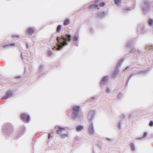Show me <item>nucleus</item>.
<instances>
[{
    "label": "nucleus",
    "instance_id": "nucleus-17",
    "mask_svg": "<svg viewBox=\"0 0 153 153\" xmlns=\"http://www.w3.org/2000/svg\"><path fill=\"white\" fill-rule=\"evenodd\" d=\"M78 37L76 35H74V37H73L72 39V40L75 46H78V45L77 44V43H76V42L78 40Z\"/></svg>",
    "mask_w": 153,
    "mask_h": 153
},
{
    "label": "nucleus",
    "instance_id": "nucleus-44",
    "mask_svg": "<svg viewBox=\"0 0 153 153\" xmlns=\"http://www.w3.org/2000/svg\"><path fill=\"white\" fill-rule=\"evenodd\" d=\"M129 68V66H128L126 68H125V69H124L123 70V71H126L127 69H128Z\"/></svg>",
    "mask_w": 153,
    "mask_h": 153
},
{
    "label": "nucleus",
    "instance_id": "nucleus-39",
    "mask_svg": "<svg viewBox=\"0 0 153 153\" xmlns=\"http://www.w3.org/2000/svg\"><path fill=\"white\" fill-rule=\"evenodd\" d=\"M110 90L109 88H107L106 89V92L108 93H109L110 92Z\"/></svg>",
    "mask_w": 153,
    "mask_h": 153
},
{
    "label": "nucleus",
    "instance_id": "nucleus-6",
    "mask_svg": "<svg viewBox=\"0 0 153 153\" xmlns=\"http://www.w3.org/2000/svg\"><path fill=\"white\" fill-rule=\"evenodd\" d=\"M147 71L146 70H144L143 71H135L133 72L130 75L128 80L126 82V85H127L129 80L132 77L134 76L135 74L142 75L146 72Z\"/></svg>",
    "mask_w": 153,
    "mask_h": 153
},
{
    "label": "nucleus",
    "instance_id": "nucleus-47",
    "mask_svg": "<svg viewBox=\"0 0 153 153\" xmlns=\"http://www.w3.org/2000/svg\"><path fill=\"white\" fill-rule=\"evenodd\" d=\"M51 134L50 133H49L48 134V138H50L51 137Z\"/></svg>",
    "mask_w": 153,
    "mask_h": 153
},
{
    "label": "nucleus",
    "instance_id": "nucleus-34",
    "mask_svg": "<svg viewBox=\"0 0 153 153\" xmlns=\"http://www.w3.org/2000/svg\"><path fill=\"white\" fill-rule=\"evenodd\" d=\"M122 95L121 92L120 93L117 95V98L119 100H121L122 99Z\"/></svg>",
    "mask_w": 153,
    "mask_h": 153
},
{
    "label": "nucleus",
    "instance_id": "nucleus-11",
    "mask_svg": "<svg viewBox=\"0 0 153 153\" xmlns=\"http://www.w3.org/2000/svg\"><path fill=\"white\" fill-rule=\"evenodd\" d=\"M12 93L10 90L7 91L5 94V95L2 98V99L6 100L8 99L12 96Z\"/></svg>",
    "mask_w": 153,
    "mask_h": 153
},
{
    "label": "nucleus",
    "instance_id": "nucleus-5",
    "mask_svg": "<svg viewBox=\"0 0 153 153\" xmlns=\"http://www.w3.org/2000/svg\"><path fill=\"white\" fill-rule=\"evenodd\" d=\"M80 107L79 106H74L72 107L73 112L71 114L72 118L75 120L79 114Z\"/></svg>",
    "mask_w": 153,
    "mask_h": 153
},
{
    "label": "nucleus",
    "instance_id": "nucleus-28",
    "mask_svg": "<svg viewBox=\"0 0 153 153\" xmlns=\"http://www.w3.org/2000/svg\"><path fill=\"white\" fill-rule=\"evenodd\" d=\"M44 67V65L42 64L40 65L39 69V72H42L43 71Z\"/></svg>",
    "mask_w": 153,
    "mask_h": 153
},
{
    "label": "nucleus",
    "instance_id": "nucleus-32",
    "mask_svg": "<svg viewBox=\"0 0 153 153\" xmlns=\"http://www.w3.org/2000/svg\"><path fill=\"white\" fill-rule=\"evenodd\" d=\"M121 2V0H115V3L118 5L120 4Z\"/></svg>",
    "mask_w": 153,
    "mask_h": 153
},
{
    "label": "nucleus",
    "instance_id": "nucleus-8",
    "mask_svg": "<svg viewBox=\"0 0 153 153\" xmlns=\"http://www.w3.org/2000/svg\"><path fill=\"white\" fill-rule=\"evenodd\" d=\"M21 118L24 121L27 122V123H29L30 121V117L28 115L25 114H23L21 115Z\"/></svg>",
    "mask_w": 153,
    "mask_h": 153
},
{
    "label": "nucleus",
    "instance_id": "nucleus-24",
    "mask_svg": "<svg viewBox=\"0 0 153 153\" xmlns=\"http://www.w3.org/2000/svg\"><path fill=\"white\" fill-rule=\"evenodd\" d=\"M70 23V21L68 19H66L65 20V21L64 22V25H67L69 24Z\"/></svg>",
    "mask_w": 153,
    "mask_h": 153
},
{
    "label": "nucleus",
    "instance_id": "nucleus-42",
    "mask_svg": "<svg viewBox=\"0 0 153 153\" xmlns=\"http://www.w3.org/2000/svg\"><path fill=\"white\" fill-rule=\"evenodd\" d=\"M9 45H10V46H14L15 45V44L14 43H10V45H7V46H9Z\"/></svg>",
    "mask_w": 153,
    "mask_h": 153
},
{
    "label": "nucleus",
    "instance_id": "nucleus-4",
    "mask_svg": "<svg viewBox=\"0 0 153 153\" xmlns=\"http://www.w3.org/2000/svg\"><path fill=\"white\" fill-rule=\"evenodd\" d=\"M124 62V60L122 59L120 61L117 63L116 67L115 68L114 71L112 73L111 75V77L114 78L116 77L118 75V73L120 72V67L121 64Z\"/></svg>",
    "mask_w": 153,
    "mask_h": 153
},
{
    "label": "nucleus",
    "instance_id": "nucleus-25",
    "mask_svg": "<svg viewBox=\"0 0 153 153\" xmlns=\"http://www.w3.org/2000/svg\"><path fill=\"white\" fill-rule=\"evenodd\" d=\"M136 51V50L135 48H134L130 51L128 52V53L127 54H126V55H128L129 54L134 53Z\"/></svg>",
    "mask_w": 153,
    "mask_h": 153
},
{
    "label": "nucleus",
    "instance_id": "nucleus-10",
    "mask_svg": "<svg viewBox=\"0 0 153 153\" xmlns=\"http://www.w3.org/2000/svg\"><path fill=\"white\" fill-rule=\"evenodd\" d=\"M109 78V76H106L103 77L100 82V85L101 86L102 85H105V83L108 82Z\"/></svg>",
    "mask_w": 153,
    "mask_h": 153
},
{
    "label": "nucleus",
    "instance_id": "nucleus-48",
    "mask_svg": "<svg viewBox=\"0 0 153 153\" xmlns=\"http://www.w3.org/2000/svg\"><path fill=\"white\" fill-rule=\"evenodd\" d=\"M26 48L27 49L29 47L27 43H26Z\"/></svg>",
    "mask_w": 153,
    "mask_h": 153
},
{
    "label": "nucleus",
    "instance_id": "nucleus-31",
    "mask_svg": "<svg viewBox=\"0 0 153 153\" xmlns=\"http://www.w3.org/2000/svg\"><path fill=\"white\" fill-rule=\"evenodd\" d=\"M62 27V26L60 25H59L57 26L56 29V31L58 32H59L60 31L61 28Z\"/></svg>",
    "mask_w": 153,
    "mask_h": 153
},
{
    "label": "nucleus",
    "instance_id": "nucleus-19",
    "mask_svg": "<svg viewBox=\"0 0 153 153\" xmlns=\"http://www.w3.org/2000/svg\"><path fill=\"white\" fill-rule=\"evenodd\" d=\"M145 49L146 51H152L153 50V45H147L146 46Z\"/></svg>",
    "mask_w": 153,
    "mask_h": 153
},
{
    "label": "nucleus",
    "instance_id": "nucleus-21",
    "mask_svg": "<svg viewBox=\"0 0 153 153\" xmlns=\"http://www.w3.org/2000/svg\"><path fill=\"white\" fill-rule=\"evenodd\" d=\"M132 41H129L128 42L126 45V47L128 48H130L132 47Z\"/></svg>",
    "mask_w": 153,
    "mask_h": 153
},
{
    "label": "nucleus",
    "instance_id": "nucleus-1",
    "mask_svg": "<svg viewBox=\"0 0 153 153\" xmlns=\"http://www.w3.org/2000/svg\"><path fill=\"white\" fill-rule=\"evenodd\" d=\"M56 40L57 42L56 44V46L53 48L54 50L56 49L59 51L64 46L68 45L67 41L70 42L71 40V36L69 34H66L65 36H61V37L58 36Z\"/></svg>",
    "mask_w": 153,
    "mask_h": 153
},
{
    "label": "nucleus",
    "instance_id": "nucleus-29",
    "mask_svg": "<svg viewBox=\"0 0 153 153\" xmlns=\"http://www.w3.org/2000/svg\"><path fill=\"white\" fill-rule=\"evenodd\" d=\"M149 24L150 26H152L153 25V19H149Z\"/></svg>",
    "mask_w": 153,
    "mask_h": 153
},
{
    "label": "nucleus",
    "instance_id": "nucleus-22",
    "mask_svg": "<svg viewBox=\"0 0 153 153\" xmlns=\"http://www.w3.org/2000/svg\"><path fill=\"white\" fill-rule=\"evenodd\" d=\"M98 7V5L97 4H93L90 5L89 6V8H97Z\"/></svg>",
    "mask_w": 153,
    "mask_h": 153
},
{
    "label": "nucleus",
    "instance_id": "nucleus-43",
    "mask_svg": "<svg viewBox=\"0 0 153 153\" xmlns=\"http://www.w3.org/2000/svg\"><path fill=\"white\" fill-rule=\"evenodd\" d=\"M106 139L107 140H108L109 141H110V142H111V141H113V140H112V139H110V138H106Z\"/></svg>",
    "mask_w": 153,
    "mask_h": 153
},
{
    "label": "nucleus",
    "instance_id": "nucleus-33",
    "mask_svg": "<svg viewBox=\"0 0 153 153\" xmlns=\"http://www.w3.org/2000/svg\"><path fill=\"white\" fill-rule=\"evenodd\" d=\"M147 133L146 132H145L143 134V135L142 137L138 138V139H141L143 137L145 138L147 136Z\"/></svg>",
    "mask_w": 153,
    "mask_h": 153
},
{
    "label": "nucleus",
    "instance_id": "nucleus-45",
    "mask_svg": "<svg viewBox=\"0 0 153 153\" xmlns=\"http://www.w3.org/2000/svg\"><path fill=\"white\" fill-rule=\"evenodd\" d=\"M93 29L91 28L90 29V32L91 33H92L93 32Z\"/></svg>",
    "mask_w": 153,
    "mask_h": 153
},
{
    "label": "nucleus",
    "instance_id": "nucleus-2",
    "mask_svg": "<svg viewBox=\"0 0 153 153\" xmlns=\"http://www.w3.org/2000/svg\"><path fill=\"white\" fill-rule=\"evenodd\" d=\"M2 130L5 134L10 135L13 131L12 125L9 123H5L3 126Z\"/></svg>",
    "mask_w": 153,
    "mask_h": 153
},
{
    "label": "nucleus",
    "instance_id": "nucleus-16",
    "mask_svg": "<svg viewBox=\"0 0 153 153\" xmlns=\"http://www.w3.org/2000/svg\"><path fill=\"white\" fill-rule=\"evenodd\" d=\"M34 29L31 27H30L26 30V32H27L30 35H32L34 33Z\"/></svg>",
    "mask_w": 153,
    "mask_h": 153
},
{
    "label": "nucleus",
    "instance_id": "nucleus-12",
    "mask_svg": "<svg viewBox=\"0 0 153 153\" xmlns=\"http://www.w3.org/2000/svg\"><path fill=\"white\" fill-rule=\"evenodd\" d=\"M55 129L58 130H57L56 132L58 134H60L62 133V130H65L64 128L61 127L60 126H56L54 128Z\"/></svg>",
    "mask_w": 153,
    "mask_h": 153
},
{
    "label": "nucleus",
    "instance_id": "nucleus-15",
    "mask_svg": "<svg viewBox=\"0 0 153 153\" xmlns=\"http://www.w3.org/2000/svg\"><path fill=\"white\" fill-rule=\"evenodd\" d=\"M134 9V7H124L123 8V13H126L129 11L131 10Z\"/></svg>",
    "mask_w": 153,
    "mask_h": 153
},
{
    "label": "nucleus",
    "instance_id": "nucleus-13",
    "mask_svg": "<svg viewBox=\"0 0 153 153\" xmlns=\"http://www.w3.org/2000/svg\"><path fill=\"white\" fill-rule=\"evenodd\" d=\"M144 31V27L143 25H140L137 28V32L138 34L142 33Z\"/></svg>",
    "mask_w": 153,
    "mask_h": 153
},
{
    "label": "nucleus",
    "instance_id": "nucleus-20",
    "mask_svg": "<svg viewBox=\"0 0 153 153\" xmlns=\"http://www.w3.org/2000/svg\"><path fill=\"white\" fill-rule=\"evenodd\" d=\"M84 128V127L82 126H78L76 127V130L77 131H81Z\"/></svg>",
    "mask_w": 153,
    "mask_h": 153
},
{
    "label": "nucleus",
    "instance_id": "nucleus-37",
    "mask_svg": "<svg viewBox=\"0 0 153 153\" xmlns=\"http://www.w3.org/2000/svg\"><path fill=\"white\" fill-rule=\"evenodd\" d=\"M61 136L62 137L65 138L67 136V135L66 134H63L61 135Z\"/></svg>",
    "mask_w": 153,
    "mask_h": 153
},
{
    "label": "nucleus",
    "instance_id": "nucleus-30",
    "mask_svg": "<svg viewBox=\"0 0 153 153\" xmlns=\"http://www.w3.org/2000/svg\"><path fill=\"white\" fill-rule=\"evenodd\" d=\"M122 123H123V121H122L120 120L119 122V123L118 124V127L119 128H120V129H121V125L122 124Z\"/></svg>",
    "mask_w": 153,
    "mask_h": 153
},
{
    "label": "nucleus",
    "instance_id": "nucleus-50",
    "mask_svg": "<svg viewBox=\"0 0 153 153\" xmlns=\"http://www.w3.org/2000/svg\"><path fill=\"white\" fill-rule=\"evenodd\" d=\"M21 57L22 58V59H23V56H22V53H21Z\"/></svg>",
    "mask_w": 153,
    "mask_h": 153
},
{
    "label": "nucleus",
    "instance_id": "nucleus-18",
    "mask_svg": "<svg viewBox=\"0 0 153 153\" xmlns=\"http://www.w3.org/2000/svg\"><path fill=\"white\" fill-rule=\"evenodd\" d=\"M137 53H135V55L137 57V59L143 55V53L141 51L140 49L137 50Z\"/></svg>",
    "mask_w": 153,
    "mask_h": 153
},
{
    "label": "nucleus",
    "instance_id": "nucleus-46",
    "mask_svg": "<svg viewBox=\"0 0 153 153\" xmlns=\"http://www.w3.org/2000/svg\"><path fill=\"white\" fill-rule=\"evenodd\" d=\"M21 78V77L20 76H17L15 77V78L16 79H19V78Z\"/></svg>",
    "mask_w": 153,
    "mask_h": 153
},
{
    "label": "nucleus",
    "instance_id": "nucleus-27",
    "mask_svg": "<svg viewBox=\"0 0 153 153\" xmlns=\"http://www.w3.org/2000/svg\"><path fill=\"white\" fill-rule=\"evenodd\" d=\"M130 146L132 151H134L135 150L134 146L133 143H131L130 144Z\"/></svg>",
    "mask_w": 153,
    "mask_h": 153
},
{
    "label": "nucleus",
    "instance_id": "nucleus-23",
    "mask_svg": "<svg viewBox=\"0 0 153 153\" xmlns=\"http://www.w3.org/2000/svg\"><path fill=\"white\" fill-rule=\"evenodd\" d=\"M137 112H134L130 114L128 116V119H130L131 118H132L135 116V114Z\"/></svg>",
    "mask_w": 153,
    "mask_h": 153
},
{
    "label": "nucleus",
    "instance_id": "nucleus-41",
    "mask_svg": "<svg viewBox=\"0 0 153 153\" xmlns=\"http://www.w3.org/2000/svg\"><path fill=\"white\" fill-rule=\"evenodd\" d=\"M13 37H16L18 38H19L20 36L19 35H13Z\"/></svg>",
    "mask_w": 153,
    "mask_h": 153
},
{
    "label": "nucleus",
    "instance_id": "nucleus-40",
    "mask_svg": "<svg viewBox=\"0 0 153 153\" xmlns=\"http://www.w3.org/2000/svg\"><path fill=\"white\" fill-rule=\"evenodd\" d=\"M120 117L121 119H123L126 117V115L124 114H122Z\"/></svg>",
    "mask_w": 153,
    "mask_h": 153
},
{
    "label": "nucleus",
    "instance_id": "nucleus-3",
    "mask_svg": "<svg viewBox=\"0 0 153 153\" xmlns=\"http://www.w3.org/2000/svg\"><path fill=\"white\" fill-rule=\"evenodd\" d=\"M151 3L148 0H146L141 4V9L145 13L149 12L151 7Z\"/></svg>",
    "mask_w": 153,
    "mask_h": 153
},
{
    "label": "nucleus",
    "instance_id": "nucleus-14",
    "mask_svg": "<svg viewBox=\"0 0 153 153\" xmlns=\"http://www.w3.org/2000/svg\"><path fill=\"white\" fill-rule=\"evenodd\" d=\"M105 16V12L104 11L98 12L97 14V18H102Z\"/></svg>",
    "mask_w": 153,
    "mask_h": 153
},
{
    "label": "nucleus",
    "instance_id": "nucleus-52",
    "mask_svg": "<svg viewBox=\"0 0 153 153\" xmlns=\"http://www.w3.org/2000/svg\"><path fill=\"white\" fill-rule=\"evenodd\" d=\"M152 8H153V6H152Z\"/></svg>",
    "mask_w": 153,
    "mask_h": 153
},
{
    "label": "nucleus",
    "instance_id": "nucleus-49",
    "mask_svg": "<svg viewBox=\"0 0 153 153\" xmlns=\"http://www.w3.org/2000/svg\"><path fill=\"white\" fill-rule=\"evenodd\" d=\"M91 99L93 100H94L95 99V98L94 97H91Z\"/></svg>",
    "mask_w": 153,
    "mask_h": 153
},
{
    "label": "nucleus",
    "instance_id": "nucleus-7",
    "mask_svg": "<svg viewBox=\"0 0 153 153\" xmlns=\"http://www.w3.org/2000/svg\"><path fill=\"white\" fill-rule=\"evenodd\" d=\"M89 134L91 135H94L95 133V130L93 123L91 122L88 128Z\"/></svg>",
    "mask_w": 153,
    "mask_h": 153
},
{
    "label": "nucleus",
    "instance_id": "nucleus-35",
    "mask_svg": "<svg viewBox=\"0 0 153 153\" xmlns=\"http://www.w3.org/2000/svg\"><path fill=\"white\" fill-rule=\"evenodd\" d=\"M105 5V3L104 2H102L100 3V6L101 7H102L103 6H104Z\"/></svg>",
    "mask_w": 153,
    "mask_h": 153
},
{
    "label": "nucleus",
    "instance_id": "nucleus-38",
    "mask_svg": "<svg viewBox=\"0 0 153 153\" xmlns=\"http://www.w3.org/2000/svg\"><path fill=\"white\" fill-rule=\"evenodd\" d=\"M149 125L150 126L152 127L153 126V121H151L149 123Z\"/></svg>",
    "mask_w": 153,
    "mask_h": 153
},
{
    "label": "nucleus",
    "instance_id": "nucleus-51",
    "mask_svg": "<svg viewBox=\"0 0 153 153\" xmlns=\"http://www.w3.org/2000/svg\"><path fill=\"white\" fill-rule=\"evenodd\" d=\"M5 47V45H4V46H3L4 48Z\"/></svg>",
    "mask_w": 153,
    "mask_h": 153
},
{
    "label": "nucleus",
    "instance_id": "nucleus-36",
    "mask_svg": "<svg viewBox=\"0 0 153 153\" xmlns=\"http://www.w3.org/2000/svg\"><path fill=\"white\" fill-rule=\"evenodd\" d=\"M48 54V56H51L52 53V51H48L47 52Z\"/></svg>",
    "mask_w": 153,
    "mask_h": 153
},
{
    "label": "nucleus",
    "instance_id": "nucleus-9",
    "mask_svg": "<svg viewBox=\"0 0 153 153\" xmlns=\"http://www.w3.org/2000/svg\"><path fill=\"white\" fill-rule=\"evenodd\" d=\"M95 114V110H92L90 111L88 114L87 116L88 119L89 121H91L93 118Z\"/></svg>",
    "mask_w": 153,
    "mask_h": 153
},
{
    "label": "nucleus",
    "instance_id": "nucleus-26",
    "mask_svg": "<svg viewBox=\"0 0 153 153\" xmlns=\"http://www.w3.org/2000/svg\"><path fill=\"white\" fill-rule=\"evenodd\" d=\"M24 134V130L23 129H21L20 131H19L18 133V134L19 135L22 136Z\"/></svg>",
    "mask_w": 153,
    "mask_h": 153
}]
</instances>
